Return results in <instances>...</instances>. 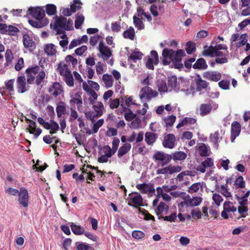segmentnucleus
I'll list each match as a JSON object with an SVG mask.
<instances>
[{"mask_svg":"<svg viewBox=\"0 0 250 250\" xmlns=\"http://www.w3.org/2000/svg\"><path fill=\"white\" fill-rule=\"evenodd\" d=\"M164 65H169L172 62L173 67L175 69H181L183 68V64L181 62L182 58L186 56L185 51L183 49L173 50L172 49L165 48L162 51Z\"/></svg>","mask_w":250,"mask_h":250,"instance_id":"f257e3e1","label":"nucleus"},{"mask_svg":"<svg viewBox=\"0 0 250 250\" xmlns=\"http://www.w3.org/2000/svg\"><path fill=\"white\" fill-rule=\"evenodd\" d=\"M187 157V154L183 151H177L172 154H169L162 151H156L153 156V159L155 161H160L162 163L161 167L168 164L173 159L174 161L183 160Z\"/></svg>","mask_w":250,"mask_h":250,"instance_id":"f03ea898","label":"nucleus"},{"mask_svg":"<svg viewBox=\"0 0 250 250\" xmlns=\"http://www.w3.org/2000/svg\"><path fill=\"white\" fill-rule=\"evenodd\" d=\"M27 15H30L32 17L36 20H43L47 19L45 18V11L42 7L37 6L32 7H31L28 8Z\"/></svg>","mask_w":250,"mask_h":250,"instance_id":"7ed1b4c3","label":"nucleus"},{"mask_svg":"<svg viewBox=\"0 0 250 250\" xmlns=\"http://www.w3.org/2000/svg\"><path fill=\"white\" fill-rule=\"evenodd\" d=\"M202 55L205 57L210 56L211 57H223L225 55L220 50L215 49L213 47V45H210L209 47L208 45L204 46V50L202 51Z\"/></svg>","mask_w":250,"mask_h":250,"instance_id":"20e7f679","label":"nucleus"},{"mask_svg":"<svg viewBox=\"0 0 250 250\" xmlns=\"http://www.w3.org/2000/svg\"><path fill=\"white\" fill-rule=\"evenodd\" d=\"M129 197L130 201L132 203H128V205L129 206L136 207L137 208L139 207L143 206V198L142 196L138 192H133L129 194Z\"/></svg>","mask_w":250,"mask_h":250,"instance_id":"39448f33","label":"nucleus"},{"mask_svg":"<svg viewBox=\"0 0 250 250\" xmlns=\"http://www.w3.org/2000/svg\"><path fill=\"white\" fill-rule=\"evenodd\" d=\"M158 95V93L156 91L153 90L150 87L146 86L141 89L139 97L141 99L146 98L148 100H150L152 97H155Z\"/></svg>","mask_w":250,"mask_h":250,"instance_id":"423d86ee","label":"nucleus"},{"mask_svg":"<svg viewBox=\"0 0 250 250\" xmlns=\"http://www.w3.org/2000/svg\"><path fill=\"white\" fill-rule=\"evenodd\" d=\"M18 196L20 204L24 208L27 207L29 202V195L27 190L24 187L21 188Z\"/></svg>","mask_w":250,"mask_h":250,"instance_id":"0eeeda50","label":"nucleus"},{"mask_svg":"<svg viewBox=\"0 0 250 250\" xmlns=\"http://www.w3.org/2000/svg\"><path fill=\"white\" fill-rule=\"evenodd\" d=\"M99 50L102 55L103 59L106 61L112 56V51L110 48L105 46L103 41H101L99 45Z\"/></svg>","mask_w":250,"mask_h":250,"instance_id":"6e6552de","label":"nucleus"},{"mask_svg":"<svg viewBox=\"0 0 250 250\" xmlns=\"http://www.w3.org/2000/svg\"><path fill=\"white\" fill-rule=\"evenodd\" d=\"M176 138L173 134H168L164 137L162 144L165 148H173L175 146Z\"/></svg>","mask_w":250,"mask_h":250,"instance_id":"1a4fd4ad","label":"nucleus"},{"mask_svg":"<svg viewBox=\"0 0 250 250\" xmlns=\"http://www.w3.org/2000/svg\"><path fill=\"white\" fill-rule=\"evenodd\" d=\"M26 79L24 76L18 77L17 80V89L19 93H23L26 92L29 88V86H26Z\"/></svg>","mask_w":250,"mask_h":250,"instance_id":"9d476101","label":"nucleus"},{"mask_svg":"<svg viewBox=\"0 0 250 250\" xmlns=\"http://www.w3.org/2000/svg\"><path fill=\"white\" fill-rule=\"evenodd\" d=\"M241 131V125L236 121L233 122L231 126L230 140L233 142L236 137H237Z\"/></svg>","mask_w":250,"mask_h":250,"instance_id":"9b49d317","label":"nucleus"},{"mask_svg":"<svg viewBox=\"0 0 250 250\" xmlns=\"http://www.w3.org/2000/svg\"><path fill=\"white\" fill-rule=\"evenodd\" d=\"M204 78L210 81L218 82L221 79V75L219 72L215 71H207L203 74Z\"/></svg>","mask_w":250,"mask_h":250,"instance_id":"f8f14e48","label":"nucleus"},{"mask_svg":"<svg viewBox=\"0 0 250 250\" xmlns=\"http://www.w3.org/2000/svg\"><path fill=\"white\" fill-rule=\"evenodd\" d=\"M55 21L54 23V29H56L58 28L64 30L65 28V22L66 21V18L62 16L60 17L56 16L55 17Z\"/></svg>","mask_w":250,"mask_h":250,"instance_id":"ddd939ff","label":"nucleus"},{"mask_svg":"<svg viewBox=\"0 0 250 250\" xmlns=\"http://www.w3.org/2000/svg\"><path fill=\"white\" fill-rule=\"evenodd\" d=\"M38 21H34L32 20H28V23L33 27L41 28L46 25L49 23L48 19L37 20Z\"/></svg>","mask_w":250,"mask_h":250,"instance_id":"4468645a","label":"nucleus"},{"mask_svg":"<svg viewBox=\"0 0 250 250\" xmlns=\"http://www.w3.org/2000/svg\"><path fill=\"white\" fill-rule=\"evenodd\" d=\"M208 66L205 60L202 58L197 59L195 63L192 66L194 69L198 70L206 69Z\"/></svg>","mask_w":250,"mask_h":250,"instance_id":"2eb2a0df","label":"nucleus"},{"mask_svg":"<svg viewBox=\"0 0 250 250\" xmlns=\"http://www.w3.org/2000/svg\"><path fill=\"white\" fill-rule=\"evenodd\" d=\"M23 43L24 47L26 48H32L35 46V42L27 34H25L23 35Z\"/></svg>","mask_w":250,"mask_h":250,"instance_id":"dca6fc26","label":"nucleus"},{"mask_svg":"<svg viewBox=\"0 0 250 250\" xmlns=\"http://www.w3.org/2000/svg\"><path fill=\"white\" fill-rule=\"evenodd\" d=\"M198 79H196V85H197V90L198 91H201L204 89L206 88L208 85V83L201 79L200 76L199 75H197Z\"/></svg>","mask_w":250,"mask_h":250,"instance_id":"f3484780","label":"nucleus"},{"mask_svg":"<svg viewBox=\"0 0 250 250\" xmlns=\"http://www.w3.org/2000/svg\"><path fill=\"white\" fill-rule=\"evenodd\" d=\"M158 138V135L150 132H147L145 134V141L147 145H152Z\"/></svg>","mask_w":250,"mask_h":250,"instance_id":"a211bd4d","label":"nucleus"},{"mask_svg":"<svg viewBox=\"0 0 250 250\" xmlns=\"http://www.w3.org/2000/svg\"><path fill=\"white\" fill-rule=\"evenodd\" d=\"M84 114L85 117L91 120L92 123H94L95 121L94 119L101 117L103 115V112L101 110L96 111V114H93V111H89L85 112Z\"/></svg>","mask_w":250,"mask_h":250,"instance_id":"6ab92c4d","label":"nucleus"},{"mask_svg":"<svg viewBox=\"0 0 250 250\" xmlns=\"http://www.w3.org/2000/svg\"><path fill=\"white\" fill-rule=\"evenodd\" d=\"M212 110V106L210 104H203L200 106V115L201 116L207 115L209 114Z\"/></svg>","mask_w":250,"mask_h":250,"instance_id":"aec40b11","label":"nucleus"},{"mask_svg":"<svg viewBox=\"0 0 250 250\" xmlns=\"http://www.w3.org/2000/svg\"><path fill=\"white\" fill-rule=\"evenodd\" d=\"M70 227L72 232L75 235H82L84 233V229L79 225H77L74 223H71Z\"/></svg>","mask_w":250,"mask_h":250,"instance_id":"412c9836","label":"nucleus"},{"mask_svg":"<svg viewBox=\"0 0 250 250\" xmlns=\"http://www.w3.org/2000/svg\"><path fill=\"white\" fill-rule=\"evenodd\" d=\"M131 148V145L130 144L126 143L121 146L118 152V156L119 158L122 157L124 155L128 152Z\"/></svg>","mask_w":250,"mask_h":250,"instance_id":"4be33fe9","label":"nucleus"},{"mask_svg":"<svg viewBox=\"0 0 250 250\" xmlns=\"http://www.w3.org/2000/svg\"><path fill=\"white\" fill-rule=\"evenodd\" d=\"M83 87L84 91H85L88 94L91 95L92 98L94 99V100L97 99V94L92 88L89 87L85 82H83Z\"/></svg>","mask_w":250,"mask_h":250,"instance_id":"5701e85b","label":"nucleus"},{"mask_svg":"<svg viewBox=\"0 0 250 250\" xmlns=\"http://www.w3.org/2000/svg\"><path fill=\"white\" fill-rule=\"evenodd\" d=\"M64 80L67 85L72 87L74 85V79L71 71L67 68L66 73H65Z\"/></svg>","mask_w":250,"mask_h":250,"instance_id":"b1692460","label":"nucleus"},{"mask_svg":"<svg viewBox=\"0 0 250 250\" xmlns=\"http://www.w3.org/2000/svg\"><path fill=\"white\" fill-rule=\"evenodd\" d=\"M44 52L48 55V56H53L56 54L57 51L55 49V46L53 43H50L48 44H46L44 48Z\"/></svg>","mask_w":250,"mask_h":250,"instance_id":"393cba45","label":"nucleus"},{"mask_svg":"<svg viewBox=\"0 0 250 250\" xmlns=\"http://www.w3.org/2000/svg\"><path fill=\"white\" fill-rule=\"evenodd\" d=\"M200 155L201 157H207L210 154V151L206 144L202 143L198 147Z\"/></svg>","mask_w":250,"mask_h":250,"instance_id":"a878e982","label":"nucleus"},{"mask_svg":"<svg viewBox=\"0 0 250 250\" xmlns=\"http://www.w3.org/2000/svg\"><path fill=\"white\" fill-rule=\"evenodd\" d=\"M5 30H6V32L4 34H8L13 36H16L17 33L20 32L19 29L17 27L12 25H9L8 26L6 25Z\"/></svg>","mask_w":250,"mask_h":250,"instance_id":"bb28decb","label":"nucleus"},{"mask_svg":"<svg viewBox=\"0 0 250 250\" xmlns=\"http://www.w3.org/2000/svg\"><path fill=\"white\" fill-rule=\"evenodd\" d=\"M186 51L188 54H191L196 50L195 43L191 41H188L186 43Z\"/></svg>","mask_w":250,"mask_h":250,"instance_id":"cd10ccee","label":"nucleus"},{"mask_svg":"<svg viewBox=\"0 0 250 250\" xmlns=\"http://www.w3.org/2000/svg\"><path fill=\"white\" fill-rule=\"evenodd\" d=\"M103 80L104 81L107 88L110 87L113 85V79L111 75L106 74L103 76Z\"/></svg>","mask_w":250,"mask_h":250,"instance_id":"c85d7f7f","label":"nucleus"},{"mask_svg":"<svg viewBox=\"0 0 250 250\" xmlns=\"http://www.w3.org/2000/svg\"><path fill=\"white\" fill-rule=\"evenodd\" d=\"M158 91L160 92H167L168 91L167 83L164 80H158L157 82Z\"/></svg>","mask_w":250,"mask_h":250,"instance_id":"c756f323","label":"nucleus"},{"mask_svg":"<svg viewBox=\"0 0 250 250\" xmlns=\"http://www.w3.org/2000/svg\"><path fill=\"white\" fill-rule=\"evenodd\" d=\"M186 198H189L187 200V203H188V206H190V207H194V206H199L202 201V198L201 197H199L196 196L195 198H196L199 201H197V203L194 202V197L193 198V199H190V196L189 195H188L187 196V197H186L185 198V199H186Z\"/></svg>","mask_w":250,"mask_h":250,"instance_id":"7c9ffc66","label":"nucleus"},{"mask_svg":"<svg viewBox=\"0 0 250 250\" xmlns=\"http://www.w3.org/2000/svg\"><path fill=\"white\" fill-rule=\"evenodd\" d=\"M123 36L125 39L133 40L135 36V31L134 28L130 26L129 29L124 31Z\"/></svg>","mask_w":250,"mask_h":250,"instance_id":"2f4dec72","label":"nucleus"},{"mask_svg":"<svg viewBox=\"0 0 250 250\" xmlns=\"http://www.w3.org/2000/svg\"><path fill=\"white\" fill-rule=\"evenodd\" d=\"M133 23L135 27L137 28L138 30H142L145 28V25L141 19L136 16H133Z\"/></svg>","mask_w":250,"mask_h":250,"instance_id":"473e14b6","label":"nucleus"},{"mask_svg":"<svg viewBox=\"0 0 250 250\" xmlns=\"http://www.w3.org/2000/svg\"><path fill=\"white\" fill-rule=\"evenodd\" d=\"M46 12L50 16L54 15L57 12V7L53 4H48L46 5Z\"/></svg>","mask_w":250,"mask_h":250,"instance_id":"72a5a7b5","label":"nucleus"},{"mask_svg":"<svg viewBox=\"0 0 250 250\" xmlns=\"http://www.w3.org/2000/svg\"><path fill=\"white\" fill-rule=\"evenodd\" d=\"M84 20V17L82 15H79L78 13L76 15V20L75 21V27L76 29H79L83 23Z\"/></svg>","mask_w":250,"mask_h":250,"instance_id":"f704fd0d","label":"nucleus"},{"mask_svg":"<svg viewBox=\"0 0 250 250\" xmlns=\"http://www.w3.org/2000/svg\"><path fill=\"white\" fill-rule=\"evenodd\" d=\"M138 209L139 212H141L145 216L144 219L146 220H152L153 221H155L154 217L150 214L147 210H146L144 208H138Z\"/></svg>","mask_w":250,"mask_h":250,"instance_id":"c9c22d12","label":"nucleus"},{"mask_svg":"<svg viewBox=\"0 0 250 250\" xmlns=\"http://www.w3.org/2000/svg\"><path fill=\"white\" fill-rule=\"evenodd\" d=\"M177 77L175 76H172L169 77L167 81L168 87H171V89L175 90L177 87Z\"/></svg>","mask_w":250,"mask_h":250,"instance_id":"e433bc0d","label":"nucleus"},{"mask_svg":"<svg viewBox=\"0 0 250 250\" xmlns=\"http://www.w3.org/2000/svg\"><path fill=\"white\" fill-rule=\"evenodd\" d=\"M234 185L237 188H242L245 187V181L242 176H239L235 181Z\"/></svg>","mask_w":250,"mask_h":250,"instance_id":"4c0bfd02","label":"nucleus"},{"mask_svg":"<svg viewBox=\"0 0 250 250\" xmlns=\"http://www.w3.org/2000/svg\"><path fill=\"white\" fill-rule=\"evenodd\" d=\"M177 214L176 212L173 213L169 216H162L160 215L158 217L159 219H163L164 220L168 222H175L176 220Z\"/></svg>","mask_w":250,"mask_h":250,"instance_id":"58836bf2","label":"nucleus"},{"mask_svg":"<svg viewBox=\"0 0 250 250\" xmlns=\"http://www.w3.org/2000/svg\"><path fill=\"white\" fill-rule=\"evenodd\" d=\"M176 116L174 115H170L167 118H165L164 121L166 124V126H172L176 120Z\"/></svg>","mask_w":250,"mask_h":250,"instance_id":"ea45409f","label":"nucleus"},{"mask_svg":"<svg viewBox=\"0 0 250 250\" xmlns=\"http://www.w3.org/2000/svg\"><path fill=\"white\" fill-rule=\"evenodd\" d=\"M143 56V54L141 52H133L128 57V61L131 59L133 60L134 62H136L137 60H141Z\"/></svg>","mask_w":250,"mask_h":250,"instance_id":"a19ab883","label":"nucleus"},{"mask_svg":"<svg viewBox=\"0 0 250 250\" xmlns=\"http://www.w3.org/2000/svg\"><path fill=\"white\" fill-rule=\"evenodd\" d=\"M136 188L141 190L142 193H146L148 192L150 184L146 183L138 184L136 186Z\"/></svg>","mask_w":250,"mask_h":250,"instance_id":"79ce46f5","label":"nucleus"},{"mask_svg":"<svg viewBox=\"0 0 250 250\" xmlns=\"http://www.w3.org/2000/svg\"><path fill=\"white\" fill-rule=\"evenodd\" d=\"M73 2L74 3L71 4L70 5V9H71V12L75 13L77 10H79L82 8L81 5L76 4H82V3L81 2L80 0H74Z\"/></svg>","mask_w":250,"mask_h":250,"instance_id":"37998d69","label":"nucleus"},{"mask_svg":"<svg viewBox=\"0 0 250 250\" xmlns=\"http://www.w3.org/2000/svg\"><path fill=\"white\" fill-rule=\"evenodd\" d=\"M5 56L6 61V62L5 63V65L7 66L8 65L9 63L11 62V61L13 59V54L10 49H8L6 50Z\"/></svg>","mask_w":250,"mask_h":250,"instance_id":"c03bdc74","label":"nucleus"},{"mask_svg":"<svg viewBox=\"0 0 250 250\" xmlns=\"http://www.w3.org/2000/svg\"><path fill=\"white\" fill-rule=\"evenodd\" d=\"M220 192L222 195L227 198L231 197V193L228 191V186L227 185H222L220 186Z\"/></svg>","mask_w":250,"mask_h":250,"instance_id":"a18cd8bd","label":"nucleus"},{"mask_svg":"<svg viewBox=\"0 0 250 250\" xmlns=\"http://www.w3.org/2000/svg\"><path fill=\"white\" fill-rule=\"evenodd\" d=\"M45 77V73L43 70H42L36 77V83L37 85H40L43 81Z\"/></svg>","mask_w":250,"mask_h":250,"instance_id":"49530a36","label":"nucleus"},{"mask_svg":"<svg viewBox=\"0 0 250 250\" xmlns=\"http://www.w3.org/2000/svg\"><path fill=\"white\" fill-rule=\"evenodd\" d=\"M104 121V119H101L99 120L94 125L92 128V132L93 133H96L98 132L99 128L101 127Z\"/></svg>","mask_w":250,"mask_h":250,"instance_id":"de8ad7c7","label":"nucleus"},{"mask_svg":"<svg viewBox=\"0 0 250 250\" xmlns=\"http://www.w3.org/2000/svg\"><path fill=\"white\" fill-rule=\"evenodd\" d=\"M124 117L127 121H131L136 118V114L133 113L132 111L129 109L128 112L125 113Z\"/></svg>","mask_w":250,"mask_h":250,"instance_id":"09e8293b","label":"nucleus"},{"mask_svg":"<svg viewBox=\"0 0 250 250\" xmlns=\"http://www.w3.org/2000/svg\"><path fill=\"white\" fill-rule=\"evenodd\" d=\"M166 206V204L164 202H161L159 205L155 209V211L156 212V214L158 217L161 215L162 213L165 210V206Z\"/></svg>","mask_w":250,"mask_h":250,"instance_id":"8fccbe9b","label":"nucleus"},{"mask_svg":"<svg viewBox=\"0 0 250 250\" xmlns=\"http://www.w3.org/2000/svg\"><path fill=\"white\" fill-rule=\"evenodd\" d=\"M232 203L230 201H226L224 203L223 208L224 210H227L228 212H235L236 211V208L232 206L231 207L228 208V205H232Z\"/></svg>","mask_w":250,"mask_h":250,"instance_id":"3c124183","label":"nucleus"},{"mask_svg":"<svg viewBox=\"0 0 250 250\" xmlns=\"http://www.w3.org/2000/svg\"><path fill=\"white\" fill-rule=\"evenodd\" d=\"M212 199L214 202L215 204L217 206H219L220 203L223 201V199L221 195L218 194L214 193L212 196Z\"/></svg>","mask_w":250,"mask_h":250,"instance_id":"603ef678","label":"nucleus"},{"mask_svg":"<svg viewBox=\"0 0 250 250\" xmlns=\"http://www.w3.org/2000/svg\"><path fill=\"white\" fill-rule=\"evenodd\" d=\"M200 185V183H194L189 188L188 191L190 193L197 192L199 189Z\"/></svg>","mask_w":250,"mask_h":250,"instance_id":"864d4df0","label":"nucleus"},{"mask_svg":"<svg viewBox=\"0 0 250 250\" xmlns=\"http://www.w3.org/2000/svg\"><path fill=\"white\" fill-rule=\"evenodd\" d=\"M66 110V106L64 102L61 101L59 103V105L56 107V112L62 113L63 114H65Z\"/></svg>","mask_w":250,"mask_h":250,"instance_id":"5fc2aeb1","label":"nucleus"},{"mask_svg":"<svg viewBox=\"0 0 250 250\" xmlns=\"http://www.w3.org/2000/svg\"><path fill=\"white\" fill-rule=\"evenodd\" d=\"M67 68H68V67L66 64H63L62 66L61 63H59L58 65V70L61 76H65V73H66Z\"/></svg>","mask_w":250,"mask_h":250,"instance_id":"6e6d98bb","label":"nucleus"},{"mask_svg":"<svg viewBox=\"0 0 250 250\" xmlns=\"http://www.w3.org/2000/svg\"><path fill=\"white\" fill-rule=\"evenodd\" d=\"M132 235L134 238L139 239L143 238L145 237V234L142 231L134 230L132 232Z\"/></svg>","mask_w":250,"mask_h":250,"instance_id":"4d7b16f0","label":"nucleus"},{"mask_svg":"<svg viewBox=\"0 0 250 250\" xmlns=\"http://www.w3.org/2000/svg\"><path fill=\"white\" fill-rule=\"evenodd\" d=\"M40 69V68L39 66H34V67H28V68L26 69V70H25V72L27 74H32V73H33L34 74H36L38 73V72L39 71Z\"/></svg>","mask_w":250,"mask_h":250,"instance_id":"13d9d810","label":"nucleus"},{"mask_svg":"<svg viewBox=\"0 0 250 250\" xmlns=\"http://www.w3.org/2000/svg\"><path fill=\"white\" fill-rule=\"evenodd\" d=\"M169 174H172L175 172H180L182 169L181 166H173L172 165H169Z\"/></svg>","mask_w":250,"mask_h":250,"instance_id":"bf43d9fd","label":"nucleus"},{"mask_svg":"<svg viewBox=\"0 0 250 250\" xmlns=\"http://www.w3.org/2000/svg\"><path fill=\"white\" fill-rule=\"evenodd\" d=\"M229 81L222 80L218 83V85L220 88L224 90L229 89Z\"/></svg>","mask_w":250,"mask_h":250,"instance_id":"052dcab7","label":"nucleus"},{"mask_svg":"<svg viewBox=\"0 0 250 250\" xmlns=\"http://www.w3.org/2000/svg\"><path fill=\"white\" fill-rule=\"evenodd\" d=\"M141 120L139 117H136L132 121L130 125L135 129L139 128L141 124Z\"/></svg>","mask_w":250,"mask_h":250,"instance_id":"680f3d73","label":"nucleus"},{"mask_svg":"<svg viewBox=\"0 0 250 250\" xmlns=\"http://www.w3.org/2000/svg\"><path fill=\"white\" fill-rule=\"evenodd\" d=\"M119 143L120 140L117 137H114L112 142V148H111L113 152L114 153V154L117 150Z\"/></svg>","mask_w":250,"mask_h":250,"instance_id":"e2e57ef3","label":"nucleus"},{"mask_svg":"<svg viewBox=\"0 0 250 250\" xmlns=\"http://www.w3.org/2000/svg\"><path fill=\"white\" fill-rule=\"evenodd\" d=\"M103 148L105 150V154L108 158L111 157L114 154V153L113 152L112 150L109 146H104Z\"/></svg>","mask_w":250,"mask_h":250,"instance_id":"0e129e2a","label":"nucleus"},{"mask_svg":"<svg viewBox=\"0 0 250 250\" xmlns=\"http://www.w3.org/2000/svg\"><path fill=\"white\" fill-rule=\"evenodd\" d=\"M14 81V79H11L5 83L6 88L9 92L14 91L13 84Z\"/></svg>","mask_w":250,"mask_h":250,"instance_id":"69168bd1","label":"nucleus"},{"mask_svg":"<svg viewBox=\"0 0 250 250\" xmlns=\"http://www.w3.org/2000/svg\"><path fill=\"white\" fill-rule=\"evenodd\" d=\"M87 49V47L86 45H83L77 48L75 51V53L77 55L81 56Z\"/></svg>","mask_w":250,"mask_h":250,"instance_id":"338daca9","label":"nucleus"},{"mask_svg":"<svg viewBox=\"0 0 250 250\" xmlns=\"http://www.w3.org/2000/svg\"><path fill=\"white\" fill-rule=\"evenodd\" d=\"M77 249L78 250H88L91 249L93 250V248L88 245H86L85 243H81L79 244L77 247Z\"/></svg>","mask_w":250,"mask_h":250,"instance_id":"774afa93","label":"nucleus"}]
</instances>
